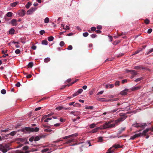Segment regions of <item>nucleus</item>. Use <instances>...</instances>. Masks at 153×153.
Wrapping results in <instances>:
<instances>
[{
    "mask_svg": "<svg viewBox=\"0 0 153 153\" xmlns=\"http://www.w3.org/2000/svg\"><path fill=\"white\" fill-rule=\"evenodd\" d=\"M121 117L116 120L115 121V123L110 124L109 128L114 127L115 126V124L118 125L120 122L124 120L127 117L126 115H120Z\"/></svg>",
    "mask_w": 153,
    "mask_h": 153,
    "instance_id": "f257e3e1",
    "label": "nucleus"
},
{
    "mask_svg": "<svg viewBox=\"0 0 153 153\" xmlns=\"http://www.w3.org/2000/svg\"><path fill=\"white\" fill-rule=\"evenodd\" d=\"M10 146V144H7L4 146L2 144H0V151H2L3 153H6L8 150L11 149L9 148Z\"/></svg>",
    "mask_w": 153,
    "mask_h": 153,
    "instance_id": "f03ea898",
    "label": "nucleus"
},
{
    "mask_svg": "<svg viewBox=\"0 0 153 153\" xmlns=\"http://www.w3.org/2000/svg\"><path fill=\"white\" fill-rule=\"evenodd\" d=\"M39 130V128L37 127H36L35 128H30V127H25L22 129V131H27L30 132H37Z\"/></svg>",
    "mask_w": 153,
    "mask_h": 153,
    "instance_id": "7ed1b4c3",
    "label": "nucleus"
},
{
    "mask_svg": "<svg viewBox=\"0 0 153 153\" xmlns=\"http://www.w3.org/2000/svg\"><path fill=\"white\" fill-rule=\"evenodd\" d=\"M149 131H150L152 132H153V127L152 126H151L150 127L148 128L145 130H144V137L146 138H148L149 136L147 133L149 132Z\"/></svg>",
    "mask_w": 153,
    "mask_h": 153,
    "instance_id": "20e7f679",
    "label": "nucleus"
},
{
    "mask_svg": "<svg viewBox=\"0 0 153 153\" xmlns=\"http://www.w3.org/2000/svg\"><path fill=\"white\" fill-rule=\"evenodd\" d=\"M143 136V131H142V133H140L139 134H136L134 135L131 136L129 140H134L136 138H137L139 137H140L141 136Z\"/></svg>",
    "mask_w": 153,
    "mask_h": 153,
    "instance_id": "39448f33",
    "label": "nucleus"
},
{
    "mask_svg": "<svg viewBox=\"0 0 153 153\" xmlns=\"http://www.w3.org/2000/svg\"><path fill=\"white\" fill-rule=\"evenodd\" d=\"M132 126L138 128H140L141 129H143V125L142 124L136 123L135 124H132Z\"/></svg>",
    "mask_w": 153,
    "mask_h": 153,
    "instance_id": "423d86ee",
    "label": "nucleus"
},
{
    "mask_svg": "<svg viewBox=\"0 0 153 153\" xmlns=\"http://www.w3.org/2000/svg\"><path fill=\"white\" fill-rule=\"evenodd\" d=\"M111 122L110 121L108 123H105L102 126V128H101V129H105L109 128L110 124L111 123Z\"/></svg>",
    "mask_w": 153,
    "mask_h": 153,
    "instance_id": "0eeeda50",
    "label": "nucleus"
},
{
    "mask_svg": "<svg viewBox=\"0 0 153 153\" xmlns=\"http://www.w3.org/2000/svg\"><path fill=\"white\" fill-rule=\"evenodd\" d=\"M128 91L129 90L128 89H126L121 91L120 92V94L122 95H126L127 94Z\"/></svg>",
    "mask_w": 153,
    "mask_h": 153,
    "instance_id": "6e6552de",
    "label": "nucleus"
},
{
    "mask_svg": "<svg viewBox=\"0 0 153 153\" xmlns=\"http://www.w3.org/2000/svg\"><path fill=\"white\" fill-rule=\"evenodd\" d=\"M36 10L35 8H31L30 10L27 11V15H30L32 14Z\"/></svg>",
    "mask_w": 153,
    "mask_h": 153,
    "instance_id": "1a4fd4ad",
    "label": "nucleus"
},
{
    "mask_svg": "<svg viewBox=\"0 0 153 153\" xmlns=\"http://www.w3.org/2000/svg\"><path fill=\"white\" fill-rule=\"evenodd\" d=\"M45 136L44 135H41L39 137L38 136H36L34 138V140L35 141H38L39 140L40 138L44 137Z\"/></svg>",
    "mask_w": 153,
    "mask_h": 153,
    "instance_id": "9d476101",
    "label": "nucleus"
},
{
    "mask_svg": "<svg viewBox=\"0 0 153 153\" xmlns=\"http://www.w3.org/2000/svg\"><path fill=\"white\" fill-rule=\"evenodd\" d=\"M25 14V11L24 10H22L19 12L18 14L21 16H24Z\"/></svg>",
    "mask_w": 153,
    "mask_h": 153,
    "instance_id": "9b49d317",
    "label": "nucleus"
},
{
    "mask_svg": "<svg viewBox=\"0 0 153 153\" xmlns=\"http://www.w3.org/2000/svg\"><path fill=\"white\" fill-rule=\"evenodd\" d=\"M68 108H66L62 106H60L58 107H57L56 108V109L57 110H67L68 109Z\"/></svg>",
    "mask_w": 153,
    "mask_h": 153,
    "instance_id": "f8f14e48",
    "label": "nucleus"
},
{
    "mask_svg": "<svg viewBox=\"0 0 153 153\" xmlns=\"http://www.w3.org/2000/svg\"><path fill=\"white\" fill-rule=\"evenodd\" d=\"M78 134H77L76 133V134H71V135H69V136H66L64 137H63V139H67L68 138L71 137H72L77 136H78Z\"/></svg>",
    "mask_w": 153,
    "mask_h": 153,
    "instance_id": "ddd939ff",
    "label": "nucleus"
},
{
    "mask_svg": "<svg viewBox=\"0 0 153 153\" xmlns=\"http://www.w3.org/2000/svg\"><path fill=\"white\" fill-rule=\"evenodd\" d=\"M126 129V127L121 128L119 129L118 131V134H120Z\"/></svg>",
    "mask_w": 153,
    "mask_h": 153,
    "instance_id": "4468645a",
    "label": "nucleus"
},
{
    "mask_svg": "<svg viewBox=\"0 0 153 153\" xmlns=\"http://www.w3.org/2000/svg\"><path fill=\"white\" fill-rule=\"evenodd\" d=\"M11 23L13 26H16L17 25V21L15 19H13L11 21Z\"/></svg>",
    "mask_w": 153,
    "mask_h": 153,
    "instance_id": "2eb2a0df",
    "label": "nucleus"
},
{
    "mask_svg": "<svg viewBox=\"0 0 153 153\" xmlns=\"http://www.w3.org/2000/svg\"><path fill=\"white\" fill-rule=\"evenodd\" d=\"M128 72H130L131 74L133 75H136L137 74L136 72L134 70H128Z\"/></svg>",
    "mask_w": 153,
    "mask_h": 153,
    "instance_id": "dca6fc26",
    "label": "nucleus"
},
{
    "mask_svg": "<svg viewBox=\"0 0 153 153\" xmlns=\"http://www.w3.org/2000/svg\"><path fill=\"white\" fill-rule=\"evenodd\" d=\"M100 127H98L92 130L91 131H90V132L91 133H94L97 132L98 131V129L100 128Z\"/></svg>",
    "mask_w": 153,
    "mask_h": 153,
    "instance_id": "f3484780",
    "label": "nucleus"
},
{
    "mask_svg": "<svg viewBox=\"0 0 153 153\" xmlns=\"http://www.w3.org/2000/svg\"><path fill=\"white\" fill-rule=\"evenodd\" d=\"M140 88V86H138L132 88L131 89V91H134L139 89Z\"/></svg>",
    "mask_w": 153,
    "mask_h": 153,
    "instance_id": "a211bd4d",
    "label": "nucleus"
},
{
    "mask_svg": "<svg viewBox=\"0 0 153 153\" xmlns=\"http://www.w3.org/2000/svg\"><path fill=\"white\" fill-rule=\"evenodd\" d=\"M15 31L14 29L11 28L9 31V33L10 34H13L14 33Z\"/></svg>",
    "mask_w": 153,
    "mask_h": 153,
    "instance_id": "6ab92c4d",
    "label": "nucleus"
},
{
    "mask_svg": "<svg viewBox=\"0 0 153 153\" xmlns=\"http://www.w3.org/2000/svg\"><path fill=\"white\" fill-rule=\"evenodd\" d=\"M74 141V139L73 138L71 139L70 140H68L64 144H66L72 142Z\"/></svg>",
    "mask_w": 153,
    "mask_h": 153,
    "instance_id": "aec40b11",
    "label": "nucleus"
},
{
    "mask_svg": "<svg viewBox=\"0 0 153 153\" xmlns=\"http://www.w3.org/2000/svg\"><path fill=\"white\" fill-rule=\"evenodd\" d=\"M119 100V98H114V99H113L112 100H105L104 101L108 102L109 101H117Z\"/></svg>",
    "mask_w": 153,
    "mask_h": 153,
    "instance_id": "412c9836",
    "label": "nucleus"
},
{
    "mask_svg": "<svg viewBox=\"0 0 153 153\" xmlns=\"http://www.w3.org/2000/svg\"><path fill=\"white\" fill-rule=\"evenodd\" d=\"M81 105L78 103H76L75 104V105H74V107H81Z\"/></svg>",
    "mask_w": 153,
    "mask_h": 153,
    "instance_id": "4be33fe9",
    "label": "nucleus"
},
{
    "mask_svg": "<svg viewBox=\"0 0 153 153\" xmlns=\"http://www.w3.org/2000/svg\"><path fill=\"white\" fill-rule=\"evenodd\" d=\"M93 108V106H85V108L86 109H92Z\"/></svg>",
    "mask_w": 153,
    "mask_h": 153,
    "instance_id": "5701e85b",
    "label": "nucleus"
},
{
    "mask_svg": "<svg viewBox=\"0 0 153 153\" xmlns=\"http://www.w3.org/2000/svg\"><path fill=\"white\" fill-rule=\"evenodd\" d=\"M53 39L54 38L52 36H49L48 38V39L49 41H53Z\"/></svg>",
    "mask_w": 153,
    "mask_h": 153,
    "instance_id": "b1692460",
    "label": "nucleus"
},
{
    "mask_svg": "<svg viewBox=\"0 0 153 153\" xmlns=\"http://www.w3.org/2000/svg\"><path fill=\"white\" fill-rule=\"evenodd\" d=\"M49 18L48 17H46L44 20V22L45 23H47L49 22Z\"/></svg>",
    "mask_w": 153,
    "mask_h": 153,
    "instance_id": "393cba45",
    "label": "nucleus"
},
{
    "mask_svg": "<svg viewBox=\"0 0 153 153\" xmlns=\"http://www.w3.org/2000/svg\"><path fill=\"white\" fill-rule=\"evenodd\" d=\"M33 62H30V63H29L28 64V68H31L33 67Z\"/></svg>",
    "mask_w": 153,
    "mask_h": 153,
    "instance_id": "a878e982",
    "label": "nucleus"
},
{
    "mask_svg": "<svg viewBox=\"0 0 153 153\" xmlns=\"http://www.w3.org/2000/svg\"><path fill=\"white\" fill-rule=\"evenodd\" d=\"M42 44L43 45H47L48 44V42L46 40H44L42 41Z\"/></svg>",
    "mask_w": 153,
    "mask_h": 153,
    "instance_id": "bb28decb",
    "label": "nucleus"
},
{
    "mask_svg": "<svg viewBox=\"0 0 153 153\" xmlns=\"http://www.w3.org/2000/svg\"><path fill=\"white\" fill-rule=\"evenodd\" d=\"M50 59L49 58H47L44 59V61L45 62H48L50 61Z\"/></svg>",
    "mask_w": 153,
    "mask_h": 153,
    "instance_id": "cd10ccee",
    "label": "nucleus"
},
{
    "mask_svg": "<svg viewBox=\"0 0 153 153\" xmlns=\"http://www.w3.org/2000/svg\"><path fill=\"white\" fill-rule=\"evenodd\" d=\"M16 132L15 131H13L11 132L10 133V135L11 136H14L16 134Z\"/></svg>",
    "mask_w": 153,
    "mask_h": 153,
    "instance_id": "c85d7f7f",
    "label": "nucleus"
},
{
    "mask_svg": "<svg viewBox=\"0 0 153 153\" xmlns=\"http://www.w3.org/2000/svg\"><path fill=\"white\" fill-rule=\"evenodd\" d=\"M151 122H148L147 123H144V128L146 126H147L149 125H150L151 124Z\"/></svg>",
    "mask_w": 153,
    "mask_h": 153,
    "instance_id": "c756f323",
    "label": "nucleus"
},
{
    "mask_svg": "<svg viewBox=\"0 0 153 153\" xmlns=\"http://www.w3.org/2000/svg\"><path fill=\"white\" fill-rule=\"evenodd\" d=\"M95 124L93 123L90 125L89 126L91 128H93L95 127Z\"/></svg>",
    "mask_w": 153,
    "mask_h": 153,
    "instance_id": "7c9ffc66",
    "label": "nucleus"
},
{
    "mask_svg": "<svg viewBox=\"0 0 153 153\" xmlns=\"http://www.w3.org/2000/svg\"><path fill=\"white\" fill-rule=\"evenodd\" d=\"M12 13L11 12H9L7 13L6 15L7 16L11 17L12 16Z\"/></svg>",
    "mask_w": 153,
    "mask_h": 153,
    "instance_id": "2f4dec72",
    "label": "nucleus"
},
{
    "mask_svg": "<svg viewBox=\"0 0 153 153\" xmlns=\"http://www.w3.org/2000/svg\"><path fill=\"white\" fill-rule=\"evenodd\" d=\"M30 5H31V4L29 2H28V3H27V4L26 5H25V7H26L28 9V8H29V7H30Z\"/></svg>",
    "mask_w": 153,
    "mask_h": 153,
    "instance_id": "473e14b6",
    "label": "nucleus"
},
{
    "mask_svg": "<svg viewBox=\"0 0 153 153\" xmlns=\"http://www.w3.org/2000/svg\"><path fill=\"white\" fill-rule=\"evenodd\" d=\"M62 27H63V28L65 30H68L69 29V26H66V27H64V25L63 24H62L61 25Z\"/></svg>",
    "mask_w": 153,
    "mask_h": 153,
    "instance_id": "72a5a7b5",
    "label": "nucleus"
},
{
    "mask_svg": "<svg viewBox=\"0 0 153 153\" xmlns=\"http://www.w3.org/2000/svg\"><path fill=\"white\" fill-rule=\"evenodd\" d=\"M17 4V2H14L10 4V5L12 7H15Z\"/></svg>",
    "mask_w": 153,
    "mask_h": 153,
    "instance_id": "f704fd0d",
    "label": "nucleus"
},
{
    "mask_svg": "<svg viewBox=\"0 0 153 153\" xmlns=\"http://www.w3.org/2000/svg\"><path fill=\"white\" fill-rule=\"evenodd\" d=\"M29 149V147L27 146H25L23 147V150H27Z\"/></svg>",
    "mask_w": 153,
    "mask_h": 153,
    "instance_id": "c9c22d12",
    "label": "nucleus"
},
{
    "mask_svg": "<svg viewBox=\"0 0 153 153\" xmlns=\"http://www.w3.org/2000/svg\"><path fill=\"white\" fill-rule=\"evenodd\" d=\"M48 150H49L48 149L46 148V149H45L42 150L41 151V152L42 153H43V152L48 151Z\"/></svg>",
    "mask_w": 153,
    "mask_h": 153,
    "instance_id": "e433bc0d",
    "label": "nucleus"
},
{
    "mask_svg": "<svg viewBox=\"0 0 153 153\" xmlns=\"http://www.w3.org/2000/svg\"><path fill=\"white\" fill-rule=\"evenodd\" d=\"M79 80V79H76L75 80V81L74 82H72L70 85H68V86H70L71 85H72L75 82H76L78 81Z\"/></svg>",
    "mask_w": 153,
    "mask_h": 153,
    "instance_id": "4c0bfd02",
    "label": "nucleus"
},
{
    "mask_svg": "<svg viewBox=\"0 0 153 153\" xmlns=\"http://www.w3.org/2000/svg\"><path fill=\"white\" fill-rule=\"evenodd\" d=\"M65 45V43L63 41H61L59 43L60 45L61 46H63Z\"/></svg>",
    "mask_w": 153,
    "mask_h": 153,
    "instance_id": "58836bf2",
    "label": "nucleus"
},
{
    "mask_svg": "<svg viewBox=\"0 0 153 153\" xmlns=\"http://www.w3.org/2000/svg\"><path fill=\"white\" fill-rule=\"evenodd\" d=\"M88 35V33L87 32H85L84 33H83V35L84 37H87V36Z\"/></svg>",
    "mask_w": 153,
    "mask_h": 153,
    "instance_id": "ea45409f",
    "label": "nucleus"
},
{
    "mask_svg": "<svg viewBox=\"0 0 153 153\" xmlns=\"http://www.w3.org/2000/svg\"><path fill=\"white\" fill-rule=\"evenodd\" d=\"M51 119V118L48 117L45 119V120L44 121L45 122H48L49 120H50Z\"/></svg>",
    "mask_w": 153,
    "mask_h": 153,
    "instance_id": "a19ab883",
    "label": "nucleus"
},
{
    "mask_svg": "<svg viewBox=\"0 0 153 153\" xmlns=\"http://www.w3.org/2000/svg\"><path fill=\"white\" fill-rule=\"evenodd\" d=\"M20 50H19V49L16 50L15 51V53L16 54H19L20 53Z\"/></svg>",
    "mask_w": 153,
    "mask_h": 153,
    "instance_id": "79ce46f5",
    "label": "nucleus"
},
{
    "mask_svg": "<svg viewBox=\"0 0 153 153\" xmlns=\"http://www.w3.org/2000/svg\"><path fill=\"white\" fill-rule=\"evenodd\" d=\"M102 137H100L98 138V141L99 142H102Z\"/></svg>",
    "mask_w": 153,
    "mask_h": 153,
    "instance_id": "37998d69",
    "label": "nucleus"
},
{
    "mask_svg": "<svg viewBox=\"0 0 153 153\" xmlns=\"http://www.w3.org/2000/svg\"><path fill=\"white\" fill-rule=\"evenodd\" d=\"M72 48H73V47H72V46L71 45H70L68 46L67 49L68 50H71L72 49Z\"/></svg>",
    "mask_w": 153,
    "mask_h": 153,
    "instance_id": "c03bdc74",
    "label": "nucleus"
},
{
    "mask_svg": "<svg viewBox=\"0 0 153 153\" xmlns=\"http://www.w3.org/2000/svg\"><path fill=\"white\" fill-rule=\"evenodd\" d=\"M142 79H143V78H142V77L139 78H138L137 79H136V80H135V81L136 82H138L139 81H140V80H141Z\"/></svg>",
    "mask_w": 153,
    "mask_h": 153,
    "instance_id": "a18cd8bd",
    "label": "nucleus"
},
{
    "mask_svg": "<svg viewBox=\"0 0 153 153\" xmlns=\"http://www.w3.org/2000/svg\"><path fill=\"white\" fill-rule=\"evenodd\" d=\"M144 22H145V23L146 24H149V20L148 19H146L144 20Z\"/></svg>",
    "mask_w": 153,
    "mask_h": 153,
    "instance_id": "49530a36",
    "label": "nucleus"
},
{
    "mask_svg": "<svg viewBox=\"0 0 153 153\" xmlns=\"http://www.w3.org/2000/svg\"><path fill=\"white\" fill-rule=\"evenodd\" d=\"M1 93L2 94H5L6 93V91L4 89H2L1 91Z\"/></svg>",
    "mask_w": 153,
    "mask_h": 153,
    "instance_id": "de8ad7c7",
    "label": "nucleus"
},
{
    "mask_svg": "<svg viewBox=\"0 0 153 153\" xmlns=\"http://www.w3.org/2000/svg\"><path fill=\"white\" fill-rule=\"evenodd\" d=\"M80 119L79 117H77L76 118L72 119V120L73 122L76 121L77 120L79 119Z\"/></svg>",
    "mask_w": 153,
    "mask_h": 153,
    "instance_id": "09e8293b",
    "label": "nucleus"
},
{
    "mask_svg": "<svg viewBox=\"0 0 153 153\" xmlns=\"http://www.w3.org/2000/svg\"><path fill=\"white\" fill-rule=\"evenodd\" d=\"M83 91V90L82 89H80L77 91V92L79 93V94H80Z\"/></svg>",
    "mask_w": 153,
    "mask_h": 153,
    "instance_id": "8fccbe9b",
    "label": "nucleus"
},
{
    "mask_svg": "<svg viewBox=\"0 0 153 153\" xmlns=\"http://www.w3.org/2000/svg\"><path fill=\"white\" fill-rule=\"evenodd\" d=\"M115 85H117L119 86L120 85V82L118 81H116L115 83Z\"/></svg>",
    "mask_w": 153,
    "mask_h": 153,
    "instance_id": "3c124183",
    "label": "nucleus"
},
{
    "mask_svg": "<svg viewBox=\"0 0 153 153\" xmlns=\"http://www.w3.org/2000/svg\"><path fill=\"white\" fill-rule=\"evenodd\" d=\"M75 102H70L69 103V105H73L74 106V105H75Z\"/></svg>",
    "mask_w": 153,
    "mask_h": 153,
    "instance_id": "603ef678",
    "label": "nucleus"
},
{
    "mask_svg": "<svg viewBox=\"0 0 153 153\" xmlns=\"http://www.w3.org/2000/svg\"><path fill=\"white\" fill-rule=\"evenodd\" d=\"M34 139V137H32L29 139V140L30 142H32L33 141Z\"/></svg>",
    "mask_w": 153,
    "mask_h": 153,
    "instance_id": "864d4df0",
    "label": "nucleus"
},
{
    "mask_svg": "<svg viewBox=\"0 0 153 153\" xmlns=\"http://www.w3.org/2000/svg\"><path fill=\"white\" fill-rule=\"evenodd\" d=\"M104 92V91H100L99 92H98V93L97 94V95H100V94H102Z\"/></svg>",
    "mask_w": 153,
    "mask_h": 153,
    "instance_id": "5fc2aeb1",
    "label": "nucleus"
},
{
    "mask_svg": "<svg viewBox=\"0 0 153 153\" xmlns=\"http://www.w3.org/2000/svg\"><path fill=\"white\" fill-rule=\"evenodd\" d=\"M45 33V31L44 30H42L40 31V34L41 35H43Z\"/></svg>",
    "mask_w": 153,
    "mask_h": 153,
    "instance_id": "6e6d98bb",
    "label": "nucleus"
},
{
    "mask_svg": "<svg viewBox=\"0 0 153 153\" xmlns=\"http://www.w3.org/2000/svg\"><path fill=\"white\" fill-rule=\"evenodd\" d=\"M79 93L77 92L75 93H74V94L73 95V97H74L75 96H76L77 95H78L79 94Z\"/></svg>",
    "mask_w": 153,
    "mask_h": 153,
    "instance_id": "4d7b16f0",
    "label": "nucleus"
},
{
    "mask_svg": "<svg viewBox=\"0 0 153 153\" xmlns=\"http://www.w3.org/2000/svg\"><path fill=\"white\" fill-rule=\"evenodd\" d=\"M152 31V29H149L147 31V33H150Z\"/></svg>",
    "mask_w": 153,
    "mask_h": 153,
    "instance_id": "13d9d810",
    "label": "nucleus"
},
{
    "mask_svg": "<svg viewBox=\"0 0 153 153\" xmlns=\"http://www.w3.org/2000/svg\"><path fill=\"white\" fill-rule=\"evenodd\" d=\"M20 83L18 82L16 84V85L17 87H19L20 86Z\"/></svg>",
    "mask_w": 153,
    "mask_h": 153,
    "instance_id": "bf43d9fd",
    "label": "nucleus"
},
{
    "mask_svg": "<svg viewBox=\"0 0 153 153\" xmlns=\"http://www.w3.org/2000/svg\"><path fill=\"white\" fill-rule=\"evenodd\" d=\"M91 29L92 31H94L96 30V28L95 27H92L91 28Z\"/></svg>",
    "mask_w": 153,
    "mask_h": 153,
    "instance_id": "052dcab7",
    "label": "nucleus"
},
{
    "mask_svg": "<svg viewBox=\"0 0 153 153\" xmlns=\"http://www.w3.org/2000/svg\"><path fill=\"white\" fill-rule=\"evenodd\" d=\"M36 47L35 45H33V46H32L31 47V48L33 50H36Z\"/></svg>",
    "mask_w": 153,
    "mask_h": 153,
    "instance_id": "680f3d73",
    "label": "nucleus"
},
{
    "mask_svg": "<svg viewBox=\"0 0 153 153\" xmlns=\"http://www.w3.org/2000/svg\"><path fill=\"white\" fill-rule=\"evenodd\" d=\"M41 108H41V107H39L36 108L35 109V111H38V110H40V109H41Z\"/></svg>",
    "mask_w": 153,
    "mask_h": 153,
    "instance_id": "e2e57ef3",
    "label": "nucleus"
},
{
    "mask_svg": "<svg viewBox=\"0 0 153 153\" xmlns=\"http://www.w3.org/2000/svg\"><path fill=\"white\" fill-rule=\"evenodd\" d=\"M45 131L46 132H50L52 131V130L51 129H45Z\"/></svg>",
    "mask_w": 153,
    "mask_h": 153,
    "instance_id": "0e129e2a",
    "label": "nucleus"
},
{
    "mask_svg": "<svg viewBox=\"0 0 153 153\" xmlns=\"http://www.w3.org/2000/svg\"><path fill=\"white\" fill-rule=\"evenodd\" d=\"M96 36H97V35L95 34H92L91 35V37L92 38H94Z\"/></svg>",
    "mask_w": 153,
    "mask_h": 153,
    "instance_id": "69168bd1",
    "label": "nucleus"
},
{
    "mask_svg": "<svg viewBox=\"0 0 153 153\" xmlns=\"http://www.w3.org/2000/svg\"><path fill=\"white\" fill-rule=\"evenodd\" d=\"M102 28V26L100 25H98L97 27V28L98 29H101Z\"/></svg>",
    "mask_w": 153,
    "mask_h": 153,
    "instance_id": "338daca9",
    "label": "nucleus"
},
{
    "mask_svg": "<svg viewBox=\"0 0 153 153\" xmlns=\"http://www.w3.org/2000/svg\"><path fill=\"white\" fill-rule=\"evenodd\" d=\"M32 76L31 74H29L28 75H27L26 76V77L27 78H30Z\"/></svg>",
    "mask_w": 153,
    "mask_h": 153,
    "instance_id": "774afa93",
    "label": "nucleus"
}]
</instances>
